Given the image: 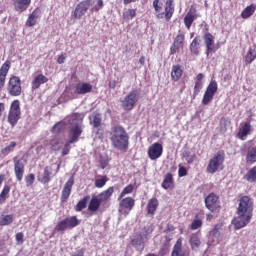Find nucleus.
<instances>
[{
  "instance_id": "nucleus-1",
  "label": "nucleus",
  "mask_w": 256,
  "mask_h": 256,
  "mask_svg": "<svg viewBox=\"0 0 256 256\" xmlns=\"http://www.w3.org/2000/svg\"><path fill=\"white\" fill-rule=\"evenodd\" d=\"M251 217H253V202H251L248 196H243L239 202L237 217L232 220L234 229L237 230L246 227L250 223Z\"/></svg>"
},
{
  "instance_id": "nucleus-2",
  "label": "nucleus",
  "mask_w": 256,
  "mask_h": 256,
  "mask_svg": "<svg viewBox=\"0 0 256 256\" xmlns=\"http://www.w3.org/2000/svg\"><path fill=\"white\" fill-rule=\"evenodd\" d=\"M110 141L112 147L119 151H127L129 149V134L123 126L113 127L110 132Z\"/></svg>"
},
{
  "instance_id": "nucleus-3",
  "label": "nucleus",
  "mask_w": 256,
  "mask_h": 256,
  "mask_svg": "<svg viewBox=\"0 0 256 256\" xmlns=\"http://www.w3.org/2000/svg\"><path fill=\"white\" fill-rule=\"evenodd\" d=\"M68 123L72 125L70 128L71 137L69 143H75V141H78L79 137H81V133H83V114H72L70 119H68Z\"/></svg>"
},
{
  "instance_id": "nucleus-4",
  "label": "nucleus",
  "mask_w": 256,
  "mask_h": 256,
  "mask_svg": "<svg viewBox=\"0 0 256 256\" xmlns=\"http://www.w3.org/2000/svg\"><path fill=\"white\" fill-rule=\"evenodd\" d=\"M223 161H225V153L223 151H218L212 159H210L209 164L207 166V172L217 173L219 169H223Z\"/></svg>"
},
{
  "instance_id": "nucleus-5",
  "label": "nucleus",
  "mask_w": 256,
  "mask_h": 256,
  "mask_svg": "<svg viewBox=\"0 0 256 256\" xmlns=\"http://www.w3.org/2000/svg\"><path fill=\"white\" fill-rule=\"evenodd\" d=\"M139 95H141V91L139 89H134L127 96H125L122 101V107L125 111H131L135 104L139 101Z\"/></svg>"
},
{
  "instance_id": "nucleus-6",
  "label": "nucleus",
  "mask_w": 256,
  "mask_h": 256,
  "mask_svg": "<svg viewBox=\"0 0 256 256\" xmlns=\"http://www.w3.org/2000/svg\"><path fill=\"white\" fill-rule=\"evenodd\" d=\"M21 117V108L19 107V100H15L11 104L10 112L8 115V121L10 125L13 127L17 125V121H19Z\"/></svg>"
},
{
  "instance_id": "nucleus-7",
  "label": "nucleus",
  "mask_w": 256,
  "mask_h": 256,
  "mask_svg": "<svg viewBox=\"0 0 256 256\" xmlns=\"http://www.w3.org/2000/svg\"><path fill=\"white\" fill-rule=\"evenodd\" d=\"M79 225V220L77 216H72L70 218H65L64 220L60 221L56 227L55 231H65L66 229H73V227H77Z\"/></svg>"
},
{
  "instance_id": "nucleus-8",
  "label": "nucleus",
  "mask_w": 256,
  "mask_h": 256,
  "mask_svg": "<svg viewBox=\"0 0 256 256\" xmlns=\"http://www.w3.org/2000/svg\"><path fill=\"white\" fill-rule=\"evenodd\" d=\"M216 93H217V81L211 80V82L209 83L206 89L204 97L202 99V104L209 105V103L213 101V97H215Z\"/></svg>"
},
{
  "instance_id": "nucleus-9",
  "label": "nucleus",
  "mask_w": 256,
  "mask_h": 256,
  "mask_svg": "<svg viewBox=\"0 0 256 256\" xmlns=\"http://www.w3.org/2000/svg\"><path fill=\"white\" fill-rule=\"evenodd\" d=\"M205 205L209 211L214 213V211H217L219 209V196L211 193L205 198Z\"/></svg>"
},
{
  "instance_id": "nucleus-10",
  "label": "nucleus",
  "mask_w": 256,
  "mask_h": 256,
  "mask_svg": "<svg viewBox=\"0 0 256 256\" xmlns=\"http://www.w3.org/2000/svg\"><path fill=\"white\" fill-rule=\"evenodd\" d=\"M89 7H91V0L80 2L74 10V17L76 19H81V17L89 11Z\"/></svg>"
},
{
  "instance_id": "nucleus-11",
  "label": "nucleus",
  "mask_w": 256,
  "mask_h": 256,
  "mask_svg": "<svg viewBox=\"0 0 256 256\" xmlns=\"http://www.w3.org/2000/svg\"><path fill=\"white\" fill-rule=\"evenodd\" d=\"M9 87H10V95L13 97H17L21 95V79L19 77L14 76L9 80Z\"/></svg>"
},
{
  "instance_id": "nucleus-12",
  "label": "nucleus",
  "mask_w": 256,
  "mask_h": 256,
  "mask_svg": "<svg viewBox=\"0 0 256 256\" xmlns=\"http://www.w3.org/2000/svg\"><path fill=\"white\" fill-rule=\"evenodd\" d=\"M175 12V7L173 6V0H167L165 5V12L156 14L157 19H163L165 17L166 21H169L173 17Z\"/></svg>"
},
{
  "instance_id": "nucleus-13",
  "label": "nucleus",
  "mask_w": 256,
  "mask_h": 256,
  "mask_svg": "<svg viewBox=\"0 0 256 256\" xmlns=\"http://www.w3.org/2000/svg\"><path fill=\"white\" fill-rule=\"evenodd\" d=\"M14 172L16 175L17 181H23V173H25V164L23 159L14 158Z\"/></svg>"
},
{
  "instance_id": "nucleus-14",
  "label": "nucleus",
  "mask_w": 256,
  "mask_h": 256,
  "mask_svg": "<svg viewBox=\"0 0 256 256\" xmlns=\"http://www.w3.org/2000/svg\"><path fill=\"white\" fill-rule=\"evenodd\" d=\"M148 155L150 159H152V161L159 159V157L163 155V145L157 142L152 144V146L148 150Z\"/></svg>"
},
{
  "instance_id": "nucleus-15",
  "label": "nucleus",
  "mask_w": 256,
  "mask_h": 256,
  "mask_svg": "<svg viewBox=\"0 0 256 256\" xmlns=\"http://www.w3.org/2000/svg\"><path fill=\"white\" fill-rule=\"evenodd\" d=\"M75 183V178L70 177V179L65 183L62 195H61V201L65 202L67 199H69V195H71V189H73V184Z\"/></svg>"
},
{
  "instance_id": "nucleus-16",
  "label": "nucleus",
  "mask_w": 256,
  "mask_h": 256,
  "mask_svg": "<svg viewBox=\"0 0 256 256\" xmlns=\"http://www.w3.org/2000/svg\"><path fill=\"white\" fill-rule=\"evenodd\" d=\"M145 239L146 238L143 236V234H137L132 239V245L136 247L138 251H143V249H145Z\"/></svg>"
},
{
  "instance_id": "nucleus-17",
  "label": "nucleus",
  "mask_w": 256,
  "mask_h": 256,
  "mask_svg": "<svg viewBox=\"0 0 256 256\" xmlns=\"http://www.w3.org/2000/svg\"><path fill=\"white\" fill-rule=\"evenodd\" d=\"M47 81H49V78H47L43 74H39L35 76L34 79L32 80V90L35 91V89H39V87L47 83Z\"/></svg>"
},
{
  "instance_id": "nucleus-18",
  "label": "nucleus",
  "mask_w": 256,
  "mask_h": 256,
  "mask_svg": "<svg viewBox=\"0 0 256 256\" xmlns=\"http://www.w3.org/2000/svg\"><path fill=\"white\" fill-rule=\"evenodd\" d=\"M93 91V86L89 83H79L76 86L75 93L78 95H85Z\"/></svg>"
},
{
  "instance_id": "nucleus-19",
  "label": "nucleus",
  "mask_w": 256,
  "mask_h": 256,
  "mask_svg": "<svg viewBox=\"0 0 256 256\" xmlns=\"http://www.w3.org/2000/svg\"><path fill=\"white\" fill-rule=\"evenodd\" d=\"M204 43L206 45V55L209 57V52L213 51L215 49V41H213V35L211 33H207L204 36Z\"/></svg>"
},
{
  "instance_id": "nucleus-20",
  "label": "nucleus",
  "mask_w": 256,
  "mask_h": 256,
  "mask_svg": "<svg viewBox=\"0 0 256 256\" xmlns=\"http://www.w3.org/2000/svg\"><path fill=\"white\" fill-rule=\"evenodd\" d=\"M31 5V0H15V9L18 13L27 11V8Z\"/></svg>"
},
{
  "instance_id": "nucleus-21",
  "label": "nucleus",
  "mask_w": 256,
  "mask_h": 256,
  "mask_svg": "<svg viewBox=\"0 0 256 256\" xmlns=\"http://www.w3.org/2000/svg\"><path fill=\"white\" fill-rule=\"evenodd\" d=\"M103 123V118L101 114L94 113L90 116V124L94 127V129H99Z\"/></svg>"
},
{
  "instance_id": "nucleus-22",
  "label": "nucleus",
  "mask_w": 256,
  "mask_h": 256,
  "mask_svg": "<svg viewBox=\"0 0 256 256\" xmlns=\"http://www.w3.org/2000/svg\"><path fill=\"white\" fill-rule=\"evenodd\" d=\"M115 189L113 187H109L107 190L100 193L97 197L100 203H104V201H109L111 199V195H113V192Z\"/></svg>"
},
{
  "instance_id": "nucleus-23",
  "label": "nucleus",
  "mask_w": 256,
  "mask_h": 256,
  "mask_svg": "<svg viewBox=\"0 0 256 256\" xmlns=\"http://www.w3.org/2000/svg\"><path fill=\"white\" fill-rule=\"evenodd\" d=\"M99 207H101V202L99 200V197L93 195L88 205V209L89 211H92V213H95V211L99 210Z\"/></svg>"
},
{
  "instance_id": "nucleus-24",
  "label": "nucleus",
  "mask_w": 256,
  "mask_h": 256,
  "mask_svg": "<svg viewBox=\"0 0 256 256\" xmlns=\"http://www.w3.org/2000/svg\"><path fill=\"white\" fill-rule=\"evenodd\" d=\"M246 163H249V165H253V163H256V146L248 148Z\"/></svg>"
},
{
  "instance_id": "nucleus-25",
  "label": "nucleus",
  "mask_w": 256,
  "mask_h": 256,
  "mask_svg": "<svg viewBox=\"0 0 256 256\" xmlns=\"http://www.w3.org/2000/svg\"><path fill=\"white\" fill-rule=\"evenodd\" d=\"M37 19H39V11L36 9L28 17L26 21V27H33V25H36Z\"/></svg>"
},
{
  "instance_id": "nucleus-26",
  "label": "nucleus",
  "mask_w": 256,
  "mask_h": 256,
  "mask_svg": "<svg viewBox=\"0 0 256 256\" xmlns=\"http://www.w3.org/2000/svg\"><path fill=\"white\" fill-rule=\"evenodd\" d=\"M157 207H159V201L157 200V198L150 199L147 204L148 213L150 215H153V213H155V211H157Z\"/></svg>"
},
{
  "instance_id": "nucleus-27",
  "label": "nucleus",
  "mask_w": 256,
  "mask_h": 256,
  "mask_svg": "<svg viewBox=\"0 0 256 256\" xmlns=\"http://www.w3.org/2000/svg\"><path fill=\"white\" fill-rule=\"evenodd\" d=\"M182 75H183V69H181V66L179 65L173 66L172 72H171L172 81H177L178 79H181Z\"/></svg>"
},
{
  "instance_id": "nucleus-28",
  "label": "nucleus",
  "mask_w": 256,
  "mask_h": 256,
  "mask_svg": "<svg viewBox=\"0 0 256 256\" xmlns=\"http://www.w3.org/2000/svg\"><path fill=\"white\" fill-rule=\"evenodd\" d=\"M120 206L124 207V209H129V211H131L133 207H135V200L131 197L122 199L120 202Z\"/></svg>"
},
{
  "instance_id": "nucleus-29",
  "label": "nucleus",
  "mask_w": 256,
  "mask_h": 256,
  "mask_svg": "<svg viewBox=\"0 0 256 256\" xmlns=\"http://www.w3.org/2000/svg\"><path fill=\"white\" fill-rule=\"evenodd\" d=\"M189 243H190L191 249L193 251H197V249H199V247H201V240L199 239V236H197L196 234H193L190 237Z\"/></svg>"
},
{
  "instance_id": "nucleus-30",
  "label": "nucleus",
  "mask_w": 256,
  "mask_h": 256,
  "mask_svg": "<svg viewBox=\"0 0 256 256\" xmlns=\"http://www.w3.org/2000/svg\"><path fill=\"white\" fill-rule=\"evenodd\" d=\"M172 256H185V252H183V247L181 243V239H178L173 251H172Z\"/></svg>"
},
{
  "instance_id": "nucleus-31",
  "label": "nucleus",
  "mask_w": 256,
  "mask_h": 256,
  "mask_svg": "<svg viewBox=\"0 0 256 256\" xmlns=\"http://www.w3.org/2000/svg\"><path fill=\"white\" fill-rule=\"evenodd\" d=\"M200 45H201V39H199V37H196L190 44L191 53H193L194 55H199Z\"/></svg>"
},
{
  "instance_id": "nucleus-32",
  "label": "nucleus",
  "mask_w": 256,
  "mask_h": 256,
  "mask_svg": "<svg viewBox=\"0 0 256 256\" xmlns=\"http://www.w3.org/2000/svg\"><path fill=\"white\" fill-rule=\"evenodd\" d=\"M249 131H251V124L246 122L239 130V138L243 139L244 137H247V135H249Z\"/></svg>"
},
{
  "instance_id": "nucleus-33",
  "label": "nucleus",
  "mask_w": 256,
  "mask_h": 256,
  "mask_svg": "<svg viewBox=\"0 0 256 256\" xmlns=\"http://www.w3.org/2000/svg\"><path fill=\"white\" fill-rule=\"evenodd\" d=\"M52 171H53V166H47L45 169H44V176L42 177L41 179V183H49V181H51V174H52Z\"/></svg>"
},
{
  "instance_id": "nucleus-34",
  "label": "nucleus",
  "mask_w": 256,
  "mask_h": 256,
  "mask_svg": "<svg viewBox=\"0 0 256 256\" xmlns=\"http://www.w3.org/2000/svg\"><path fill=\"white\" fill-rule=\"evenodd\" d=\"M173 185V175L171 173H167L162 182L163 189H169Z\"/></svg>"
},
{
  "instance_id": "nucleus-35",
  "label": "nucleus",
  "mask_w": 256,
  "mask_h": 256,
  "mask_svg": "<svg viewBox=\"0 0 256 256\" xmlns=\"http://www.w3.org/2000/svg\"><path fill=\"white\" fill-rule=\"evenodd\" d=\"M15 147H17V142H10L8 146L1 150V155H3V157L7 156V154L12 153V151H14Z\"/></svg>"
},
{
  "instance_id": "nucleus-36",
  "label": "nucleus",
  "mask_w": 256,
  "mask_h": 256,
  "mask_svg": "<svg viewBox=\"0 0 256 256\" xmlns=\"http://www.w3.org/2000/svg\"><path fill=\"white\" fill-rule=\"evenodd\" d=\"M13 223V215H1L0 216V225H11Z\"/></svg>"
},
{
  "instance_id": "nucleus-37",
  "label": "nucleus",
  "mask_w": 256,
  "mask_h": 256,
  "mask_svg": "<svg viewBox=\"0 0 256 256\" xmlns=\"http://www.w3.org/2000/svg\"><path fill=\"white\" fill-rule=\"evenodd\" d=\"M255 6L250 5L248 6L245 10H243L242 12V17L243 19H249V17H251V15H253V13H255Z\"/></svg>"
},
{
  "instance_id": "nucleus-38",
  "label": "nucleus",
  "mask_w": 256,
  "mask_h": 256,
  "mask_svg": "<svg viewBox=\"0 0 256 256\" xmlns=\"http://www.w3.org/2000/svg\"><path fill=\"white\" fill-rule=\"evenodd\" d=\"M255 59H256V51L250 48L246 55L245 62L247 65H249V64L253 63V61H255Z\"/></svg>"
},
{
  "instance_id": "nucleus-39",
  "label": "nucleus",
  "mask_w": 256,
  "mask_h": 256,
  "mask_svg": "<svg viewBox=\"0 0 256 256\" xmlns=\"http://www.w3.org/2000/svg\"><path fill=\"white\" fill-rule=\"evenodd\" d=\"M65 127H67V122L65 121H60L58 123H56L53 128H52V132L53 133H60V131H63V129H65Z\"/></svg>"
},
{
  "instance_id": "nucleus-40",
  "label": "nucleus",
  "mask_w": 256,
  "mask_h": 256,
  "mask_svg": "<svg viewBox=\"0 0 256 256\" xmlns=\"http://www.w3.org/2000/svg\"><path fill=\"white\" fill-rule=\"evenodd\" d=\"M193 21H195V15L191 12H188L184 18L185 25L188 29L191 27V25H193Z\"/></svg>"
},
{
  "instance_id": "nucleus-41",
  "label": "nucleus",
  "mask_w": 256,
  "mask_h": 256,
  "mask_svg": "<svg viewBox=\"0 0 256 256\" xmlns=\"http://www.w3.org/2000/svg\"><path fill=\"white\" fill-rule=\"evenodd\" d=\"M88 201H89V196H86L82 200H80L75 207L76 211H83V209L87 207Z\"/></svg>"
},
{
  "instance_id": "nucleus-42",
  "label": "nucleus",
  "mask_w": 256,
  "mask_h": 256,
  "mask_svg": "<svg viewBox=\"0 0 256 256\" xmlns=\"http://www.w3.org/2000/svg\"><path fill=\"white\" fill-rule=\"evenodd\" d=\"M107 181H109V179H107V176H103L101 179H96L94 185L98 189H101V187H105Z\"/></svg>"
},
{
  "instance_id": "nucleus-43",
  "label": "nucleus",
  "mask_w": 256,
  "mask_h": 256,
  "mask_svg": "<svg viewBox=\"0 0 256 256\" xmlns=\"http://www.w3.org/2000/svg\"><path fill=\"white\" fill-rule=\"evenodd\" d=\"M229 125H231V122L229 120H227V118H221V120H220V131L222 133H225V131H227V127H229Z\"/></svg>"
},
{
  "instance_id": "nucleus-44",
  "label": "nucleus",
  "mask_w": 256,
  "mask_h": 256,
  "mask_svg": "<svg viewBox=\"0 0 256 256\" xmlns=\"http://www.w3.org/2000/svg\"><path fill=\"white\" fill-rule=\"evenodd\" d=\"M10 188L9 186H5L0 194V204L5 203L7 199V195H9Z\"/></svg>"
},
{
  "instance_id": "nucleus-45",
  "label": "nucleus",
  "mask_w": 256,
  "mask_h": 256,
  "mask_svg": "<svg viewBox=\"0 0 256 256\" xmlns=\"http://www.w3.org/2000/svg\"><path fill=\"white\" fill-rule=\"evenodd\" d=\"M11 67V62L6 61L2 67L0 68V75H5L7 76V73H9V69Z\"/></svg>"
},
{
  "instance_id": "nucleus-46",
  "label": "nucleus",
  "mask_w": 256,
  "mask_h": 256,
  "mask_svg": "<svg viewBox=\"0 0 256 256\" xmlns=\"http://www.w3.org/2000/svg\"><path fill=\"white\" fill-rule=\"evenodd\" d=\"M247 181H255L256 180V167L252 168L245 176Z\"/></svg>"
},
{
  "instance_id": "nucleus-47",
  "label": "nucleus",
  "mask_w": 256,
  "mask_h": 256,
  "mask_svg": "<svg viewBox=\"0 0 256 256\" xmlns=\"http://www.w3.org/2000/svg\"><path fill=\"white\" fill-rule=\"evenodd\" d=\"M136 12L135 9H128L126 12L123 13V18L124 19H133L135 17Z\"/></svg>"
},
{
  "instance_id": "nucleus-48",
  "label": "nucleus",
  "mask_w": 256,
  "mask_h": 256,
  "mask_svg": "<svg viewBox=\"0 0 256 256\" xmlns=\"http://www.w3.org/2000/svg\"><path fill=\"white\" fill-rule=\"evenodd\" d=\"M221 225L217 224L214 229L210 232V235H212V237H215L216 239L219 238L221 236Z\"/></svg>"
},
{
  "instance_id": "nucleus-49",
  "label": "nucleus",
  "mask_w": 256,
  "mask_h": 256,
  "mask_svg": "<svg viewBox=\"0 0 256 256\" xmlns=\"http://www.w3.org/2000/svg\"><path fill=\"white\" fill-rule=\"evenodd\" d=\"M151 233H153V226H146L144 227L140 235H142V237H145L147 239V235H151Z\"/></svg>"
},
{
  "instance_id": "nucleus-50",
  "label": "nucleus",
  "mask_w": 256,
  "mask_h": 256,
  "mask_svg": "<svg viewBox=\"0 0 256 256\" xmlns=\"http://www.w3.org/2000/svg\"><path fill=\"white\" fill-rule=\"evenodd\" d=\"M26 187H31L33 183H35V175L34 174H29L26 178Z\"/></svg>"
},
{
  "instance_id": "nucleus-51",
  "label": "nucleus",
  "mask_w": 256,
  "mask_h": 256,
  "mask_svg": "<svg viewBox=\"0 0 256 256\" xmlns=\"http://www.w3.org/2000/svg\"><path fill=\"white\" fill-rule=\"evenodd\" d=\"M202 87H203V84H201V82L199 81L195 82L194 95H193L194 98L197 97V95H199V92L201 91Z\"/></svg>"
},
{
  "instance_id": "nucleus-52",
  "label": "nucleus",
  "mask_w": 256,
  "mask_h": 256,
  "mask_svg": "<svg viewBox=\"0 0 256 256\" xmlns=\"http://www.w3.org/2000/svg\"><path fill=\"white\" fill-rule=\"evenodd\" d=\"M183 41H185V36H183V34H179L175 38L174 44H176L177 46L181 47L183 45Z\"/></svg>"
},
{
  "instance_id": "nucleus-53",
  "label": "nucleus",
  "mask_w": 256,
  "mask_h": 256,
  "mask_svg": "<svg viewBox=\"0 0 256 256\" xmlns=\"http://www.w3.org/2000/svg\"><path fill=\"white\" fill-rule=\"evenodd\" d=\"M129 193H133V185H128L126 186L123 191L121 192L120 194V198L125 196V195H128Z\"/></svg>"
},
{
  "instance_id": "nucleus-54",
  "label": "nucleus",
  "mask_w": 256,
  "mask_h": 256,
  "mask_svg": "<svg viewBox=\"0 0 256 256\" xmlns=\"http://www.w3.org/2000/svg\"><path fill=\"white\" fill-rule=\"evenodd\" d=\"M201 225H203V222L201 220H194L191 224V229L193 231L199 229V227H201Z\"/></svg>"
},
{
  "instance_id": "nucleus-55",
  "label": "nucleus",
  "mask_w": 256,
  "mask_h": 256,
  "mask_svg": "<svg viewBox=\"0 0 256 256\" xmlns=\"http://www.w3.org/2000/svg\"><path fill=\"white\" fill-rule=\"evenodd\" d=\"M50 145L53 151H59V149H61V147H59V141L57 139L51 140Z\"/></svg>"
},
{
  "instance_id": "nucleus-56",
  "label": "nucleus",
  "mask_w": 256,
  "mask_h": 256,
  "mask_svg": "<svg viewBox=\"0 0 256 256\" xmlns=\"http://www.w3.org/2000/svg\"><path fill=\"white\" fill-rule=\"evenodd\" d=\"M103 7V0H98L97 5L94 6L91 11H99Z\"/></svg>"
},
{
  "instance_id": "nucleus-57",
  "label": "nucleus",
  "mask_w": 256,
  "mask_h": 256,
  "mask_svg": "<svg viewBox=\"0 0 256 256\" xmlns=\"http://www.w3.org/2000/svg\"><path fill=\"white\" fill-rule=\"evenodd\" d=\"M178 49H181V47L177 46V45L175 44V42H173V44H172V46H171V48H170L171 55H175V53H177V50H178Z\"/></svg>"
},
{
  "instance_id": "nucleus-58",
  "label": "nucleus",
  "mask_w": 256,
  "mask_h": 256,
  "mask_svg": "<svg viewBox=\"0 0 256 256\" xmlns=\"http://www.w3.org/2000/svg\"><path fill=\"white\" fill-rule=\"evenodd\" d=\"M179 177H185L187 175V169L185 167H180L178 170Z\"/></svg>"
},
{
  "instance_id": "nucleus-59",
  "label": "nucleus",
  "mask_w": 256,
  "mask_h": 256,
  "mask_svg": "<svg viewBox=\"0 0 256 256\" xmlns=\"http://www.w3.org/2000/svg\"><path fill=\"white\" fill-rule=\"evenodd\" d=\"M153 7H154L156 13H159V11H161V6H159V0L153 1Z\"/></svg>"
},
{
  "instance_id": "nucleus-60",
  "label": "nucleus",
  "mask_w": 256,
  "mask_h": 256,
  "mask_svg": "<svg viewBox=\"0 0 256 256\" xmlns=\"http://www.w3.org/2000/svg\"><path fill=\"white\" fill-rule=\"evenodd\" d=\"M93 135H95V137H97L98 139H102L103 138V133H101L100 129L93 130Z\"/></svg>"
},
{
  "instance_id": "nucleus-61",
  "label": "nucleus",
  "mask_w": 256,
  "mask_h": 256,
  "mask_svg": "<svg viewBox=\"0 0 256 256\" xmlns=\"http://www.w3.org/2000/svg\"><path fill=\"white\" fill-rule=\"evenodd\" d=\"M71 143H67L66 145H65V147L63 148V151H62V155H69V151H70V147H69V145H70Z\"/></svg>"
},
{
  "instance_id": "nucleus-62",
  "label": "nucleus",
  "mask_w": 256,
  "mask_h": 256,
  "mask_svg": "<svg viewBox=\"0 0 256 256\" xmlns=\"http://www.w3.org/2000/svg\"><path fill=\"white\" fill-rule=\"evenodd\" d=\"M7 76L0 74V89H3V87L5 86V79Z\"/></svg>"
},
{
  "instance_id": "nucleus-63",
  "label": "nucleus",
  "mask_w": 256,
  "mask_h": 256,
  "mask_svg": "<svg viewBox=\"0 0 256 256\" xmlns=\"http://www.w3.org/2000/svg\"><path fill=\"white\" fill-rule=\"evenodd\" d=\"M16 241L18 243H23V233L19 232L16 234Z\"/></svg>"
},
{
  "instance_id": "nucleus-64",
  "label": "nucleus",
  "mask_w": 256,
  "mask_h": 256,
  "mask_svg": "<svg viewBox=\"0 0 256 256\" xmlns=\"http://www.w3.org/2000/svg\"><path fill=\"white\" fill-rule=\"evenodd\" d=\"M83 255H85V250L81 249L74 252L71 256H83Z\"/></svg>"
}]
</instances>
